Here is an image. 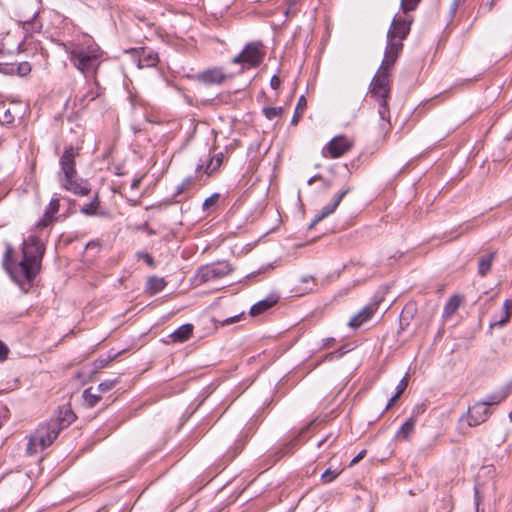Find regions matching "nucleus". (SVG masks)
Segmentation results:
<instances>
[{
    "label": "nucleus",
    "instance_id": "nucleus-45",
    "mask_svg": "<svg viewBox=\"0 0 512 512\" xmlns=\"http://www.w3.org/2000/svg\"><path fill=\"white\" fill-rule=\"evenodd\" d=\"M281 84V80L277 75H273L270 80V86L272 89L277 90Z\"/></svg>",
    "mask_w": 512,
    "mask_h": 512
},
{
    "label": "nucleus",
    "instance_id": "nucleus-31",
    "mask_svg": "<svg viewBox=\"0 0 512 512\" xmlns=\"http://www.w3.org/2000/svg\"><path fill=\"white\" fill-rule=\"evenodd\" d=\"M340 474L338 469L327 468L321 475V480L323 483H330L335 480Z\"/></svg>",
    "mask_w": 512,
    "mask_h": 512
},
{
    "label": "nucleus",
    "instance_id": "nucleus-58",
    "mask_svg": "<svg viewBox=\"0 0 512 512\" xmlns=\"http://www.w3.org/2000/svg\"><path fill=\"white\" fill-rule=\"evenodd\" d=\"M93 245H95V242L91 241V242H89V243L86 245V248H89V247H91V246H93Z\"/></svg>",
    "mask_w": 512,
    "mask_h": 512
},
{
    "label": "nucleus",
    "instance_id": "nucleus-30",
    "mask_svg": "<svg viewBox=\"0 0 512 512\" xmlns=\"http://www.w3.org/2000/svg\"><path fill=\"white\" fill-rule=\"evenodd\" d=\"M421 0H401L400 9L404 14H407L410 11H414Z\"/></svg>",
    "mask_w": 512,
    "mask_h": 512
},
{
    "label": "nucleus",
    "instance_id": "nucleus-11",
    "mask_svg": "<svg viewBox=\"0 0 512 512\" xmlns=\"http://www.w3.org/2000/svg\"><path fill=\"white\" fill-rule=\"evenodd\" d=\"M492 411L485 403L477 402L468 409V425L477 426L485 422L491 415Z\"/></svg>",
    "mask_w": 512,
    "mask_h": 512
},
{
    "label": "nucleus",
    "instance_id": "nucleus-1",
    "mask_svg": "<svg viewBox=\"0 0 512 512\" xmlns=\"http://www.w3.org/2000/svg\"><path fill=\"white\" fill-rule=\"evenodd\" d=\"M13 253L12 245L6 243L3 267L20 289L28 292L41 270L45 245L39 237L30 235L22 243V257L19 261L13 258Z\"/></svg>",
    "mask_w": 512,
    "mask_h": 512
},
{
    "label": "nucleus",
    "instance_id": "nucleus-16",
    "mask_svg": "<svg viewBox=\"0 0 512 512\" xmlns=\"http://www.w3.org/2000/svg\"><path fill=\"white\" fill-rule=\"evenodd\" d=\"M76 419V415L71 410L69 406H63L59 409L58 416L56 419L51 420V422H57L59 425V430L68 427L74 420Z\"/></svg>",
    "mask_w": 512,
    "mask_h": 512
},
{
    "label": "nucleus",
    "instance_id": "nucleus-3",
    "mask_svg": "<svg viewBox=\"0 0 512 512\" xmlns=\"http://www.w3.org/2000/svg\"><path fill=\"white\" fill-rule=\"evenodd\" d=\"M78 148L68 146L60 156V172L58 174L61 187L78 196H86L91 192L90 183L78 177L76 170V157Z\"/></svg>",
    "mask_w": 512,
    "mask_h": 512
},
{
    "label": "nucleus",
    "instance_id": "nucleus-15",
    "mask_svg": "<svg viewBox=\"0 0 512 512\" xmlns=\"http://www.w3.org/2000/svg\"><path fill=\"white\" fill-rule=\"evenodd\" d=\"M60 208V201L57 198H52L46 208L43 217L38 221L37 227L45 228L54 221V216L58 213Z\"/></svg>",
    "mask_w": 512,
    "mask_h": 512
},
{
    "label": "nucleus",
    "instance_id": "nucleus-7",
    "mask_svg": "<svg viewBox=\"0 0 512 512\" xmlns=\"http://www.w3.org/2000/svg\"><path fill=\"white\" fill-rule=\"evenodd\" d=\"M233 268L228 261H219L216 263L202 266L198 269L197 278L202 283L221 279L232 272Z\"/></svg>",
    "mask_w": 512,
    "mask_h": 512
},
{
    "label": "nucleus",
    "instance_id": "nucleus-20",
    "mask_svg": "<svg viewBox=\"0 0 512 512\" xmlns=\"http://www.w3.org/2000/svg\"><path fill=\"white\" fill-rule=\"evenodd\" d=\"M100 208V199L98 194L96 193L92 200L83 205L80 208V212L86 216H95V215H104V213H99L98 209Z\"/></svg>",
    "mask_w": 512,
    "mask_h": 512
},
{
    "label": "nucleus",
    "instance_id": "nucleus-53",
    "mask_svg": "<svg viewBox=\"0 0 512 512\" xmlns=\"http://www.w3.org/2000/svg\"><path fill=\"white\" fill-rule=\"evenodd\" d=\"M186 187L181 183L179 186H177L175 191V196L182 194L184 191H186Z\"/></svg>",
    "mask_w": 512,
    "mask_h": 512
},
{
    "label": "nucleus",
    "instance_id": "nucleus-35",
    "mask_svg": "<svg viewBox=\"0 0 512 512\" xmlns=\"http://www.w3.org/2000/svg\"><path fill=\"white\" fill-rule=\"evenodd\" d=\"M31 72V65L28 62H21L19 64H15V73L20 76H26Z\"/></svg>",
    "mask_w": 512,
    "mask_h": 512
},
{
    "label": "nucleus",
    "instance_id": "nucleus-9",
    "mask_svg": "<svg viewBox=\"0 0 512 512\" xmlns=\"http://www.w3.org/2000/svg\"><path fill=\"white\" fill-rule=\"evenodd\" d=\"M351 147L352 143L345 136H335L324 147L323 155L339 158L347 153Z\"/></svg>",
    "mask_w": 512,
    "mask_h": 512
},
{
    "label": "nucleus",
    "instance_id": "nucleus-5",
    "mask_svg": "<svg viewBox=\"0 0 512 512\" xmlns=\"http://www.w3.org/2000/svg\"><path fill=\"white\" fill-rule=\"evenodd\" d=\"M266 55L265 48L260 41L249 42L243 50L232 60V64H241L243 71L246 68H257L261 65Z\"/></svg>",
    "mask_w": 512,
    "mask_h": 512
},
{
    "label": "nucleus",
    "instance_id": "nucleus-18",
    "mask_svg": "<svg viewBox=\"0 0 512 512\" xmlns=\"http://www.w3.org/2000/svg\"><path fill=\"white\" fill-rule=\"evenodd\" d=\"M496 251L490 252L488 255L479 258L478 260V274L485 277L492 267L493 260L496 257Z\"/></svg>",
    "mask_w": 512,
    "mask_h": 512
},
{
    "label": "nucleus",
    "instance_id": "nucleus-17",
    "mask_svg": "<svg viewBox=\"0 0 512 512\" xmlns=\"http://www.w3.org/2000/svg\"><path fill=\"white\" fill-rule=\"evenodd\" d=\"M193 329V325L187 323L177 328L169 337L174 343H184L192 336Z\"/></svg>",
    "mask_w": 512,
    "mask_h": 512
},
{
    "label": "nucleus",
    "instance_id": "nucleus-32",
    "mask_svg": "<svg viewBox=\"0 0 512 512\" xmlns=\"http://www.w3.org/2000/svg\"><path fill=\"white\" fill-rule=\"evenodd\" d=\"M282 107H264L263 113L269 120H273L282 113Z\"/></svg>",
    "mask_w": 512,
    "mask_h": 512
},
{
    "label": "nucleus",
    "instance_id": "nucleus-28",
    "mask_svg": "<svg viewBox=\"0 0 512 512\" xmlns=\"http://www.w3.org/2000/svg\"><path fill=\"white\" fill-rule=\"evenodd\" d=\"M503 308H504V315H503V317H501L499 320H497L495 322V325H498L500 327L504 326L510 320L511 309H512V301H510L508 299L505 300L504 304H503Z\"/></svg>",
    "mask_w": 512,
    "mask_h": 512
},
{
    "label": "nucleus",
    "instance_id": "nucleus-36",
    "mask_svg": "<svg viewBox=\"0 0 512 512\" xmlns=\"http://www.w3.org/2000/svg\"><path fill=\"white\" fill-rule=\"evenodd\" d=\"M219 200V194L218 193H214L212 195H210L209 197H207L203 204H202V209L205 211V210H208L210 209L212 206H214Z\"/></svg>",
    "mask_w": 512,
    "mask_h": 512
},
{
    "label": "nucleus",
    "instance_id": "nucleus-25",
    "mask_svg": "<svg viewBox=\"0 0 512 512\" xmlns=\"http://www.w3.org/2000/svg\"><path fill=\"white\" fill-rule=\"evenodd\" d=\"M307 107V100L304 95L300 96L295 108L294 115L291 120L292 125H297L300 119V116L303 114Z\"/></svg>",
    "mask_w": 512,
    "mask_h": 512
},
{
    "label": "nucleus",
    "instance_id": "nucleus-24",
    "mask_svg": "<svg viewBox=\"0 0 512 512\" xmlns=\"http://www.w3.org/2000/svg\"><path fill=\"white\" fill-rule=\"evenodd\" d=\"M224 154L222 152L217 153L214 157H209L208 163L205 166V174L210 176L216 171L223 163Z\"/></svg>",
    "mask_w": 512,
    "mask_h": 512
},
{
    "label": "nucleus",
    "instance_id": "nucleus-44",
    "mask_svg": "<svg viewBox=\"0 0 512 512\" xmlns=\"http://www.w3.org/2000/svg\"><path fill=\"white\" fill-rule=\"evenodd\" d=\"M366 455V450L363 449L361 450L353 459L352 461L350 462L349 466H353L355 464H357L360 460H362Z\"/></svg>",
    "mask_w": 512,
    "mask_h": 512
},
{
    "label": "nucleus",
    "instance_id": "nucleus-56",
    "mask_svg": "<svg viewBox=\"0 0 512 512\" xmlns=\"http://www.w3.org/2000/svg\"><path fill=\"white\" fill-rule=\"evenodd\" d=\"M203 167H204V162L201 161L200 163L197 164V166L195 168V172L198 173L199 171L202 170Z\"/></svg>",
    "mask_w": 512,
    "mask_h": 512
},
{
    "label": "nucleus",
    "instance_id": "nucleus-40",
    "mask_svg": "<svg viewBox=\"0 0 512 512\" xmlns=\"http://www.w3.org/2000/svg\"><path fill=\"white\" fill-rule=\"evenodd\" d=\"M244 447V442L242 440H237L232 448V455L229 456L230 459L234 458Z\"/></svg>",
    "mask_w": 512,
    "mask_h": 512
},
{
    "label": "nucleus",
    "instance_id": "nucleus-14",
    "mask_svg": "<svg viewBox=\"0 0 512 512\" xmlns=\"http://www.w3.org/2000/svg\"><path fill=\"white\" fill-rule=\"evenodd\" d=\"M198 79L206 85H213L221 84L226 79V76L221 68H212L200 73Z\"/></svg>",
    "mask_w": 512,
    "mask_h": 512
},
{
    "label": "nucleus",
    "instance_id": "nucleus-8",
    "mask_svg": "<svg viewBox=\"0 0 512 512\" xmlns=\"http://www.w3.org/2000/svg\"><path fill=\"white\" fill-rule=\"evenodd\" d=\"M413 19L404 18L399 15H395L390 28L387 32V38L399 40L403 43V40L409 35L411 30Z\"/></svg>",
    "mask_w": 512,
    "mask_h": 512
},
{
    "label": "nucleus",
    "instance_id": "nucleus-41",
    "mask_svg": "<svg viewBox=\"0 0 512 512\" xmlns=\"http://www.w3.org/2000/svg\"><path fill=\"white\" fill-rule=\"evenodd\" d=\"M0 72L4 74H14L15 64H2L0 63Z\"/></svg>",
    "mask_w": 512,
    "mask_h": 512
},
{
    "label": "nucleus",
    "instance_id": "nucleus-48",
    "mask_svg": "<svg viewBox=\"0 0 512 512\" xmlns=\"http://www.w3.org/2000/svg\"><path fill=\"white\" fill-rule=\"evenodd\" d=\"M241 316H242V314H240V315H235V316H233V317H229V318H227V319H225V320L223 321V325L233 324V323H235V322L239 321V319L241 318Z\"/></svg>",
    "mask_w": 512,
    "mask_h": 512
},
{
    "label": "nucleus",
    "instance_id": "nucleus-6",
    "mask_svg": "<svg viewBox=\"0 0 512 512\" xmlns=\"http://www.w3.org/2000/svg\"><path fill=\"white\" fill-rule=\"evenodd\" d=\"M59 425L57 422H48L40 425L37 430L30 436L27 451L29 453L37 452V447L43 450L50 446L59 434Z\"/></svg>",
    "mask_w": 512,
    "mask_h": 512
},
{
    "label": "nucleus",
    "instance_id": "nucleus-39",
    "mask_svg": "<svg viewBox=\"0 0 512 512\" xmlns=\"http://www.w3.org/2000/svg\"><path fill=\"white\" fill-rule=\"evenodd\" d=\"M97 96V93H95L93 90H89L86 94L83 95V97L80 98V104L85 106L89 101L94 100Z\"/></svg>",
    "mask_w": 512,
    "mask_h": 512
},
{
    "label": "nucleus",
    "instance_id": "nucleus-51",
    "mask_svg": "<svg viewBox=\"0 0 512 512\" xmlns=\"http://www.w3.org/2000/svg\"><path fill=\"white\" fill-rule=\"evenodd\" d=\"M301 282H302V283L312 282L313 286H316V281H315L314 277H312V276H305V277H302V278H301Z\"/></svg>",
    "mask_w": 512,
    "mask_h": 512
},
{
    "label": "nucleus",
    "instance_id": "nucleus-50",
    "mask_svg": "<svg viewBox=\"0 0 512 512\" xmlns=\"http://www.w3.org/2000/svg\"><path fill=\"white\" fill-rule=\"evenodd\" d=\"M143 258H144V260L146 261V263H147L149 266H151V267H153V266H154L155 262H154V259L152 258V256H151V255H149V254L145 253V254H143Z\"/></svg>",
    "mask_w": 512,
    "mask_h": 512
},
{
    "label": "nucleus",
    "instance_id": "nucleus-34",
    "mask_svg": "<svg viewBox=\"0 0 512 512\" xmlns=\"http://www.w3.org/2000/svg\"><path fill=\"white\" fill-rule=\"evenodd\" d=\"M482 501H483V496L480 492V488L478 485H475V487H474L475 512H485L484 508L480 507V504Z\"/></svg>",
    "mask_w": 512,
    "mask_h": 512
},
{
    "label": "nucleus",
    "instance_id": "nucleus-43",
    "mask_svg": "<svg viewBox=\"0 0 512 512\" xmlns=\"http://www.w3.org/2000/svg\"><path fill=\"white\" fill-rule=\"evenodd\" d=\"M9 349L6 344L0 341V361H4L8 357Z\"/></svg>",
    "mask_w": 512,
    "mask_h": 512
},
{
    "label": "nucleus",
    "instance_id": "nucleus-29",
    "mask_svg": "<svg viewBox=\"0 0 512 512\" xmlns=\"http://www.w3.org/2000/svg\"><path fill=\"white\" fill-rule=\"evenodd\" d=\"M416 312V307L414 304H407L400 315V323L406 322V324L409 323V321L414 317V313Z\"/></svg>",
    "mask_w": 512,
    "mask_h": 512
},
{
    "label": "nucleus",
    "instance_id": "nucleus-46",
    "mask_svg": "<svg viewBox=\"0 0 512 512\" xmlns=\"http://www.w3.org/2000/svg\"><path fill=\"white\" fill-rule=\"evenodd\" d=\"M197 177H193V176H188L186 177L183 181H182V184L184 185V187H186V189L188 190L192 185L193 183L195 182Z\"/></svg>",
    "mask_w": 512,
    "mask_h": 512
},
{
    "label": "nucleus",
    "instance_id": "nucleus-22",
    "mask_svg": "<svg viewBox=\"0 0 512 512\" xmlns=\"http://www.w3.org/2000/svg\"><path fill=\"white\" fill-rule=\"evenodd\" d=\"M166 285L167 282L165 279L158 276H151L147 281V289L150 291L151 295L161 292Z\"/></svg>",
    "mask_w": 512,
    "mask_h": 512
},
{
    "label": "nucleus",
    "instance_id": "nucleus-4",
    "mask_svg": "<svg viewBox=\"0 0 512 512\" xmlns=\"http://www.w3.org/2000/svg\"><path fill=\"white\" fill-rule=\"evenodd\" d=\"M69 61L86 79L95 78L103 62V51L97 44H72L66 47Z\"/></svg>",
    "mask_w": 512,
    "mask_h": 512
},
{
    "label": "nucleus",
    "instance_id": "nucleus-37",
    "mask_svg": "<svg viewBox=\"0 0 512 512\" xmlns=\"http://www.w3.org/2000/svg\"><path fill=\"white\" fill-rule=\"evenodd\" d=\"M408 386V378L407 376H404L398 383L396 387V392L394 394V399L400 398V396L403 394V392L406 390Z\"/></svg>",
    "mask_w": 512,
    "mask_h": 512
},
{
    "label": "nucleus",
    "instance_id": "nucleus-49",
    "mask_svg": "<svg viewBox=\"0 0 512 512\" xmlns=\"http://www.w3.org/2000/svg\"><path fill=\"white\" fill-rule=\"evenodd\" d=\"M107 363V359H97L94 364L97 369H100L103 368Z\"/></svg>",
    "mask_w": 512,
    "mask_h": 512
},
{
    "label": "nucleus",
    "instance_id": "nucleus-59",
    "mask_svg": "<svg viewBox=\"0 0 512 512\" xmlns=\"http://www.w3.org/2000/svg\"><path fill=\"white\" fill-rule=\"evenodd\" d=\"M509 418L512 420V411L509 413Z\"/></svg>",
    "mask_w": 512,
    "mask_h": 512
},
{
    "label": "nucleus",
    "instance_id": "nucleus-23",
    "mask_svg": "<svg viewBox=\"0 0 512 512\" xmlns=\"http://www.w3.org/2000/svg\"><path fill=\"white\" fill-rule=\"evenodd\" d=\"M415 424H416V420L413 417H410L398 429V431L396 433V437L401 438L403 440H408L411 433L414 431Z\"/></svg>",
    "mask_w": 512,
    "mask_h": 512
},
{
    "label": "nucleus",
    "instance_id": "nucleus-54",
    "mask_svg": "<svg viewBox=\"0 0 512 512\" xmlns=\"http://www.w3.org/2000/svg\"><path fill=\"white\" fill-rule=\"evenodd\" d=\"M140 182H141V179H134V180L132 181V183H131V188H132V189H136V188H138V186H139Z\"/></svg>",
    "mask_w": 512,
    "mask_h": 512
},
{
    "label": "nucleus",
    "instance_id": "nucleus-27",
    "mask_svg": "<svg viewBox=\"0 0 512 512\" xmlns=\"http://www.w3.org/2000/svg\"><path fill=\"white\" fill-rule=\"evenodd\" d=\"M93 388L89 387L83 391V399L88 407H94L100 401V395L92 392Z\"/></svg>",
    "mask_w": 512,
    "mask_h": 512
},
{
    "label": "nucleus",
    "instance_id": "nucleus-47",
    "mask_svg": "<svg viewBox=\"0 0 512 512\" xmlns=\"http://www.w3.org/2000/svg\"><path fill=\"white\" fill-rule=\"evenodd\" d=\"M459 2H460V0H453L452 1L451 5H450V10H449V13H450L451 17L455 16L456 11H457L458 6H459Z\"/></svg>",
    "mask_w": 512,
    "mask_h": 512
},
{
    "label": "nucleus",
    "instance_id": "nucleus-55",
    "mask_svg": "<svg viewBox=\"0 0 512 512\" xmlns=\"http://www.w3.org/2000/svg\"><path fill=\"white\" fill-rule=\"evenodd\" d=\"M397 399H394V395L390 398V400L388 401L387 405H386V410L390 409L393 405H394V402L396 401Z\"/></svg>",
    "mask_w": 512,
    "mask_h": 512
},
{
    "label": "nucleus",
    "instance_id": "nucleus-33",
    "mask_svg": "<svg viewBox=\"0 0 512 512\" xmlns=\"http://www.w3.org/2000/svg\"><path fill=\"white\" fill-rule=\"evenodd\" d=\"M298 441V436L292 439L290 442L283 445V447L279 450L278 459L283 457L284 455L292 453L293 447L296 445V442Z\"/></svg>",
    "mask_w": 512,
    "mask_h": 512
},
{
    "label": "nucleus",
    "instance_id": "nucleus-2",
    "mask_svg": "<svg viewBox=\"0 0 512 512\" xmlns=\"http://www.w3.org/2000/svg\"><path fill=\"white\" fill-rule=\"evenodd\" d=\"M402 49V42L387 38L384 58L371 82V97L378 102L379 134H386L391 128L390 110L387 103V98L390 95L389 71L394 66Z\"/></svg>",
    "mask_w": 512,
    "mask_h": 512
},
{
    "label": "nucleus",
    "instance_id": "nucleus-21",
    "mask_svg": "<svg viewBox=\"0 0 512 512\" xmlns=\"http://www.w3.org/2000/svg\"><path fill=\"white\" fill-rule=\"evenodd\" d=\"M158 62V55L154 53L153 51L149 50L146 51L143 49L142 54L139 57L138 60V67H153L156 66Z\"/></svg>",
    "mask_w": 512,
    "mask_h": 512
},
{
    "label": "nucleus",
    "instance_id": "nucleus-57",
    "mask_svg": "<svg viewBox=\"0 0 512 512\" xmlns=\"http://www.w3.org/2000/svg\"><path fill=\"white\" fill-rule=\"evenodd\" d=\"M322 181H323V184L326 188H330L332 186V183L330 180H326V179H323L322 178Z\"/></svg>",
    "mask_w": 512,
    "mask_h": 512
},
{
    "label": "nucleus",
    "instance_id": "nucleus-26",
    "mask_svg": "<svg viewBox=\"0 0 512 512\" xmlns=\"http://www.w3.org/2000/svg\"><path fill=\"white\" fill-rule=\"evenodd\" d=\"M460 299L458 296H453L449 299L443 309V316L450 317L459 307Z\"/></svg>",
    "mask_w": 512,
    "mask_h": 512
},
{
    "label": "nucleus",
    "instance_id": "nucleus-12",
    "mask_svg": "<svg viewBox=\"0 0 512 512\" xmlns=\"http://www.w3.org/2000/svg\"><path fill=\"white\" fill-rule=\"evenodd\" d=\"M377 310L376 304H370L363 307L356 315H354L349 321V327L352 329H358L364 323L369 321Z\"/></svg>",
    "mask_w": 512,
    "mask_h": 512
},
{
    "label": "nucleus",
    "instance_id": "nucleus-10",
    "mask_svg": "<svg viewBox=\"0 0 512 512\" xmlns=\"http://www.w3.org/2000/svg\"><path fill=\"white\" fill-rule=\"evenodd\" d=\"M351 191V188L349 186L344 187L341 189L338 193L335 194L332 202L326 206H324L321 211L315 216L311 224L309 225V228H313L317 223L322 221L324 218L332 214L339 204L341 203L343 197L347 195Z\"/></svg>",
    "mask_w": 512,
    "mask_h": 512
},
{
    "label": "nucleus",
    "instance_id": "nucleus-19",
    "mask_svg": "<svg viewBox=\"0 0 512 512\" xmlns=\"http://www.w3.org/2000/svg\"><path fill=\"white\" fill-rule=\"evenodd\" d=\"M508 394H509V388L504 387L494 393L487 395L486 398L481 402L485 403V406H487V407H489L491 405H497V404L501 403L508 396Z\"/></svg>",
    "mask_w": 512,
    "mask_h": 512
},
{
    "label": "nucleus",
    "instance_id": "nucleus-13",
    "mask_svg": "<svg viewBox=\"0 0 512 512\" xmlns=\"http://www.w3.org/2000/svg\"><path fill=\"white\" fill-rule=\"evenodd\" d=\"M279 301V296L277 294H270L268 295L265 299H262L260 301H258L257 303H255L251 308H250V315L251 316H258V315H261L262 313L266 312L267 310H269L270 308H272L274 305H276Z\"/></svg>",
    "mask_w": 512,
    "mask_h": 512
},
{
    "label": "nucleus",
    "instance_id": "nucleus-42",
    "mask_svg": "<svg viewBox=\"0 0 512 512\" xmlns=\"http://www.w3.org/2000/svg\"><path fill=\"white\" fill-rule=\"evenodd\" d=\"M336 439H337V435L330 433L324 439H322L320 442H318L317 446L322 447L327 442L329 443V445H332L336 441Z\"/></svg>",
    "mask_w": 512,
    "mask_h": 512
},
{
    "label": "nucleus",
    "instance_id": "nucleus-38",
    "mask_svg": "<svg viewBox=\"0 0 512 512\" xmlns=\"http://www.w3.org/2000/svg\"><path fill=\"white\" fill-rule=\"evenodd\" d=\"M117 380H105L101 382L97 389L101 392H107L115 387Z\"/></svg>",
    "mask_w": 512,
    "mask_h": 512
},
{
    "label": "nucleus",
    "instance_id": "nucleus-52",
    "mask_svg": "<svg viewBox=\"0 0 512 512\" xmlns=\"http://www.w3.org/2000/svg\"><path fill=\"white\" fill-rule=\"evenodd\" d=\"M316 180H322V176L319 174L314 175L307 181V183L308 185H312Z\"/></svg>",
    "mask_w": 512,
    "mask_h": 512
}]
</instances>
